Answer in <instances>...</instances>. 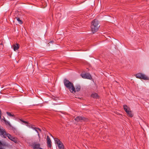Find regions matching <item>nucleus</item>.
I'll list each match as a JSON object with an SVG mask.
<instances>
[{
  "label": "nucleus",
  "mask_w": 149,
  "mask_h": 149,
  "mask_svg": "<svg viewBox=\"0 0 149 149\" xmlns=\"http://www.w3.org/2000/svg\"><path fill=\"white\" fill-rule=\"evenodd\" d=\"M98 20L96 19H94L91 22V31L93 33H94L98 30L100 26Z\"/></svg>",
  "instance_id": "f257e3e1"
},
{
  "label": "nucleus",
  "mask_w": 149,
  "mask_h": 149,
  "mask_svg": "<svg viewBox=\"0 0 149 149\" xmlns=\"http://www.w3.org/2000/svg\"><path fill=\"white\" fill-rule=\"evenodd\" d=\"M63 83L65 86L69 89L71 93H75V88L73 83L66 79H64Z\"/></svg>",
  "instance_id": "f03ea898"
},
{
  "label": "nucleus",
  "mask_w": 149,
  "mask_h": 149,
  "mask_svg": "<svg viewBox=\"0 0 149 149\" xmlns=\"http://www.w3.org/2000/svg\"><path fill=\"white\" fill-rule=\"evenodd\" d=\"M55 143L57 145L59 149H64V146L62 143L57 138H54Z\"/></svg>",
  "instance_id": "7ed1b4c3"
},
{
  "label": "nucleus",
  "mask_w": 149,
  "mask_h": 149,
  "mask_svg": "<svg viewBox=\"0 0 149 149\" xmlns=\"http://www.w3.org/2000/svg\"><path fill=\"white\" fill-rule=\"evenodd\" d=\"M136 77L144 80H148L149 78L146 76L145 75L142 74L141 73H139L136 74Z\"/></svg>",
  "instance_id": "20e7f679"
},
{
  "label": "nucleus",
  "mask_w": 149,
  "mask_h": 149,
  "mask_svg": "<svg viewBox=\"0 0 149 149\" xmlns=\"http://www.w3.org/2000/svg\"><path fill=\"white\" fill-rule=\"evenodd\" d=\"M75 120L77 122L87 121L88 119L84 117L78 116L75 118Z\"/></svg>",
  "instance_id": "39448f33"
},
{
  "label": "nucleus",
  "mask_w": 149,
  "mask_h": 149,
  "mask_svg": "<svg viewBox=\"0 0 149 149\" xmlns=\"http://www.w3.org/2000/svg\"><path fill=\"white\" fill-rule=\"evenodd\" d=\"M123 108L125 111L129 115L130 117H132L131 111H130V109L128 108L127 106L126 105H124L123 106Z\"/></svg>",
  "instance_id": "423d86ee"
},
{
  "label": "nucleus",
  "mask_w": 149,
  "mask_h": 149,
  "mask_svg": "<svg viewBox=\"0 0 149 149\" xmlns=\"http://www.w3.org/2000/svg\"><path fill=\"white\" fill-rule=\"evenodd\" d=\"M7 133H6V130L3 128L0 127V135H2L4 138H6L7 136Z\"/></svg>",
  "instance_id": "0eeeda50"
},
{
  "label": "nucleus",
  "mask_w": 149,
  "mask_h": 149,
  "mask_svg": "<svg viewBox=\"0 0 149 149\" xmlns=\"http://www.w3.org/2000/svg\"><path fill=\"white\" fill-rule=\"evenodd\" d=\"M82 77L84 79H92V77L91 75L88 73H82L81 74Z\"/></svg>",
  "instance_id": "6e6552de"
},
{
  "label": "nucleus",
  "mask_w": 149,
  "mask_h": 149,
  "mask_svg": "<svg viewBox=\"0 0 149 149\" xmlns=\"http://www.w3.org/2000/svg\"><path fill=\"white\" fill-rule=\"evenodd\" d=\"M7 136L9 139L13 141L15 143H17L16 138L12 136L10 134L7 133Z\"/></svg>",
  "instance_id": "1a4fd4ad"
},
{
  "label": "nucleus",
  "mask_w": 149,
  "mask_h": 149,
  "mask_svg": "<svg viewBox=\"0 0 149 149\" xmlns=\"http://www.w3.org/2000/svg\"><path fill=\"white\" fill-rule=\"evenodd\" d=\"M47 146L48 147H49V148H51V143L52 142L51 141V139H50V138H49V136H47Z\"/></svg>",
  "instance_id": "9d476101"
},
{
  "label": "nucleus",
  "mask_w": 149,
  "mask_h": 149,
  "mask_svg": "<svg viewBox=\"0 0 149 149\" xmlns=\"http://www.w3.org/2000/svg\"><path fill=\"white\" fill-rule=\"evenodd\" d=\"M33 149H43L40 148V145L39 143L33 144Z\"/></svg>",
  "instance_id": "9b49d317"
},
{
  "label": "nucleus",
  "mask_w": 149,
  "mask_h": 149,
  "mask_svg": "<svg viewBox=\"0 0 149 149\" xmlns=\"http://www.w3.org/2000/svg\"><path fill=\"white\" fill-rule=\"evenodd\" d=\"M75 92L76 91L79 92L80 90L81 87L80 85H76L75 86Z\"/></svg>",
  "instance_id": "f8f14e48"
},
{
  "label": "nucleus",
  "mask_w": 149,
  "mask_h": 149,
  "mask_svg": "<svg viewBox=\"0 0 149 149\" xmlns=\"http://www.w3.org/2000/svg\"><path fill=\"white\" fill-rule=\"evenodd\" d=\"M13 49L15 51L17 50L19 48V45L17 44L16 45H14L13 46Z\"/></svg>",
  "instance_id": "ddd939ff"
},
{
  "label": "nucleus",
  "mask_w": 149,
  "mask_h": 149,
  "mask_svg": "<svg viewBox=\"0 0 149 149\" xmlns=\"http://www.w3.org/2000/svg\"><path fill=\"white\" fill-rule=\"evenodd\" d=\"M33 129L35 130V131L37 132V134H38V135L39 136V133L38 132V131L40 132H41V130H40V129L39 128H37V127H34V128H33Z\"/></svg>",
  "instance_id": "4468645a"
},
{
  "label": "nucleus",
  "mask_w": 149,
  "mask_h": 149,
  "mask_svg": "<svg viewBox=\"0 0 149 149\" xmlns=\"http://www.w3.org/2000/svg\"><path fill=\"white\" fill-rule=\"evenodd\" d=\"M91 97L95 98H97L98 97L97 94L96 93H94L92 94Z\"/></svg>",
  "instance_id": "2eb2a0df"
},
{
  "label": "nucleus",
  "mask_w": 149,
  "mask_h": 149,
  "mask_svg": "<svg viewBox=\"0 0 149 149\" xmlns=\"http://www.w3.org/2000/svg\"><path fill=\"white\" fill-rule=\"evenodd\" d=\"M26 126H27L29 128H31L32 129H33L34 127V126L33 125L30 123H28V124H27L26 125Z\"/></svg>",
  "instance_id": "dca6fc26"
},
{
  "label": "nucleus",
  "mask_w": 149,
  "mask_h": 149,
  "mask_svg": "<svg viewBox=\"0 0 149 149\" xmlns=\"http://www.w3.org/2000/svg\"><path fill=\"white\" fill-rule=\"evenodd\" d=\"M6 114L7 115L10 117H14L15 116L13 114H11L10 112L7 111L6 112Z\"/></svg>",
  "instance_id": "f3484780"
},
{
  "label": "nucleus",
  "mask_w": 149,
  "mask_h": 149,
  "mask_svg": "<svg viewBox=\"0 0 149 149\" xmlns=\"http://www.w3.org/2000/svg\"><path fill=\"white\" fill-rule=\"evenodd\" d=\"M15 19H16V20L18 22L19 24H22V21L18 17H15Z\"/></svg>",
  "instance_id": "a211bd4d"
},
{
  "label": "nucleus",
  "mask_w": 149,
  "mask_h": 149,
  "mask_svg": "<svg viewBox=\"0 0 149 149\" xmlns=\"http://www.w3.org/2000/svg\"><path fill=\"white\" fill-rule=\"evenodd\" d=\"M4 122H5V123L6 125H8L10 127L11 126V125L10 124V123L8 121H7L6 120H4Z\"/></svg>",
  "instance_id": "6ab92c4d"
},
{
  "label": "nucleus",
  "mask_w": 149,
  "mask_h": 149,
  "mask_svg": "<svg viewBox=\"0 0 149 149\" xmlns=\"http://www.w3.org/2000/svg\"><path fill=\"white\" fill-rule=\"evenodd\" d=\"M20 120L21 121H22V122H23V123H24L26 124H28V122H27V121L23 120H21V119H20Z\"/></svg>",
  "instance_id": "aec40b11"
},
{
  "label": "nucleus",
  "mask_w": 149,
  "mask_h": 149,
  "mask_svg": "<svg viewBox=\"0 0 149 149\" xmlns=\"http://www.w3.org/2000/svg\"><path fill=\"white\" fill-rule=\"evenodd\" d=\"M2 118V120H1L2 122H3V121H4V120H6L5 117L3 116V118Z\"/></svg>",
  "instance_id": "412c9836"
},
{
  "label": "nucleus",
  "mask_w": 149,
  "mask_h": 149,
  "mask_svg": "<svg viewBox=\"0 0 149 149\" xmlns=\"http://www.w3.org/2000/svg\"><path fill=\"white\" fill-rule=\"evenodd\" d=\"M1 116H2V114H0V119L1 120V121L2 120V118L1 117Z\"/></svg>",
  "instance_id": "4be33fe9"
},
{
  "label": "nucleus",
  "mask_w": 149,
  "mask_h": 149,
  "mask_svg": "<svg viewBox=\"0 0 149 149\" xmlns=\"http://www.w3.org/2000/svg\"><path fill=\"white\" fill-rule=\"evenodd\" d=\"M0 149H3V148L0 145Z\"/></svg>",
  "instance_id": "5701e85b"
},
{
  "label": "nucleus",
  "mask_w": 149,
  "mask_h": 149,
  "mask_svg": "<svg viewBox=\"0 0 149 149\" xmlns=\"http://www.w3.org/2000/svg\"><path fill=\"white\" fill-rule=\"evenodd\" d=\"M2 114L1 111V109H0V114Z\"/></svg>",
  "instance_id": "b1692460"
},
{
  "label": "nucleus",
  "mask_w": 149,
  "mask_h": 149,
  "mask_svg": "<svg viewBox=\"0 0 149 149\" xmlns=\"http://www.w3.org/2000/svg\"><path fill=\"white\" fill-rule=\"evenodd\" d=\"M103 37L104 36L105 38H107V37H106V36L104 35H103Z\"/></svg>",
  "instance_id": "393cba45"
},
{
  "label": "nucleus",
  "mask_w": 149,
  "mask_h": 149,
  "mask_svg": "<svg viewBox=\"0 0 149 149\" xmlns=\"http://www.w3.org/2000/svg\"><path fill=\"white\" fill-rule=\"evenodd\" d=\"M0 145H2V143L0 141Z\"/></svg>",
  "instance_id": "a878e982"
},
{
  "label": "nucleus",
  "mask_w": 149,
  "mask_h": 149,
  "mask_svg": "<svg viewBox=\"0 0 149 149\" xmlns=\"http://www.w3.org/2000/svg\"><path fill=\"white\" fill-rule=\"evenodd\" d=\"M54 42V41H50V42L49 43H50V42Z\"/></svg>",
  "instance_id": "bb28decb"
},
{
  "label": "nucleus",
  "mask_w": 149,
  "mask_h": 149,
  "mask_svg": "<svg viewBox=\"0 0 149 149\" xmlns=\"http://www.w3.org/2000/svg\"><path fill=\"white\" fill-rule=\"evenodd\" d=\"M105 32H104V31H103V34H105Z\"/></svg>",
  "instance_id": "cd10ccee"
}]
</instances>
